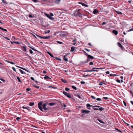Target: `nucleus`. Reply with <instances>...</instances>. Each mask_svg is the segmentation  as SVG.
Here are the masks:
<instances>
[{"instance_id": "nucleus-1", "label": "nucleus", "mask_w": 133, "mask_h": 133, "mask_svg": "<svg viewBox=\"0 0 133 133\" xmlns=\"http://www.w3.org/2000/svg\"><path fill=\"white\" fill-rule=\"evenodd\" d=\"M42 102H39L38 104V107L41 111H43L42 107L43 109L45 110H46L49 109L48 108H47L46 107L48 104V103L43 104L42 105Z\"/></svg>"}, {"instance_id": "nucleus-2", "label": "nucleus", "mask_w": 133, "mask_h": 133, "mask_svg": "<svg viewBox=\"0 0 133 133\" xmlns=\"http://www.w3.org/2000/svg\"><path fill=\"white\" fill-rule=\"evenodd\" d=\"M44 14L45 16H46L50 19L52 20H54V18L51 17V16H52L54 15L52 13H50V15L45 13H44Z\"/></svg>"}, {"instance_id": "nucleus-3", "label": "nucleus", "mask_w": 133, "mask_h": 133, "mask_svg": "<svg viewBox=\"0 0 133 133\" xmlns=\"http://www.w3.org/2000/svg\"><path fill=\"white\" fill-rule=\"evenodd\" d=\"M87 58L88 59H87V61H85L84 62V63H87L90 61V60L89 59V58L90 59H95V58L94 57L90 55H89L88 56V57H87Z\"/></svg>"}, {"instance_id": "nucleus-4", "label": "nucleus", "mask_w": 133, "mask_h": 133, "mask_svg": "<svg viewBox=\"0 0 133 133\" xmlns=\"http://www.w3.org/2000/svg\"><path fill=\"white\" fill-rule=\"evenodd\" d=\"M63 93L65 96H66L68 98H70L71 97V95L70 94V93H67V92L64 91L63 92Z\"/></svg>"}, {"instance_id": "nucleus-5", "label": "nucleus", "mask_w": 133, "mask_h": 133, "mask_svg": "<svg viewBox=\"0 0 133 133\" xmlns=\"http://www.w3.org/2000/svg\"><path fill=\"white\" fill-rule=\"evenodd\" d=\"M99 69L98 68H92V70L91 71H84V72H92V71H97V70H95V69Z\"/></svg>"}, {"instance_id": "nucleus-6", "label": "nucleus", "mask_w": 133, "mask_h": 133, "mask_svg": "<svg viewBox=\"0 0 133 133\" xmlns=\"http://www.w3.org/2000/svg\"><path fill=\"white\" fill-rule=\"evenodd\" d=\"M90 112V111L87 110H84V115H85V114H90L89 113Z\"/></svg>"}, {"instance_id": "nucleus-7", "label": "nucleus", "mask_w": 133, "mask_h": 133, "mask_svg": "<svg viewBox=\"0 0 133 133\" xmlns=\"http://www.w3.org/2000/svg\"><path fill=\"white\" fill-rule=\"evenodd\" d=\"M87 108L89 109H91L90 107L92 106V105H91L89 104H86Z\"/></svg>"}, {"instance_id": "nucleus-8", "label": "nucleus", "mask_w": 133, "mask_h": 133, "mask_svg": "<svg viewBox=\"0 0 133 133\" xmlns=\"http://www.w3.org/2000/svg\"><path fill=\"white\" fill-rule=\"evenodd\" d=\"M117 44L119 47L122 50H123V46L121 45V43L119 42H118Z\"/></svg>"}, {"instance_id": "nucleus-9", "label": "nucleus", "mask_w": 133, "mask_h": 133, "mask_svg": "<svg viewBox=\"0 0 133 133\" xmlns=\"http://www.w3.org/2000/svg\"><path fill=\"white\" fill-rule=\"evenodd\" d=\"M112 32L114 34L116 35H117L118 33V31L115 30H113L112 31Z\"/></svg>"}, {"instance_id": "nucleus-10", "label": "nucleus", "mask_w": 133, "mask_h": 133, "mask_svg": "<svg viewBox=\"0 0 133 133\" xmlns=\"http://www.w3.org/2000/svg\"><path fill=\"white\" fill-rule=\"evenodd\" d=\"M99 11L96 9L94 10L93 12L94 14H98Z\"/></svg>"}, {"instance_id": "nucleus-11", "label": "nucleus", "mask_w": 133, "mask_h": 133, "mask_svg": "<svg viewBox=\"0 0 133 133\" xmlns=\"http://www.w3.org/2000/svg\"><path fill=\"white\" fill-rule=\"evenodd\" d=\"M22 50L24 51H26V46H22Z\"/></svg>"}, {"instance_id": "nucleus-12", "label": "nucleus", "mask_w": 133, "mask_h": 133, "mask_svg": "<svg viewBox=\"0 0 133 133\" xmlns=\"http://www.w3.org/2000/svg\"><path fill=\"white\" fill-rule=\"evenodd\" d=\"M67 55H64L63 57V59L65 61H68L67 58L66 57V56H67Z\"/></svg>"}, {"instance_id": "nucleus-13", "label": "nucleus", "mask_w": 133, "mask_h": 133, "mask_svg": "<svg viewBox=\"0 0 133 133\" xmlns=\"http://www.w3.org/2000/svg\"><path fill=\"white\" fill-rule=\"evenodd\" d=\"M50 37V36H42L41 38L43 39H47L49 38Z\"/></svg>"}, {"instance_id": "nucleus-14", "label": "nucleus", "mask_w": 133, "mask_h": 133, "mask_svg": "<svg viewBox=\"0 0 133 133\" xmlns=\"http://www.w3.org/2000/svg\"><path fill=\"white\" fill-rule=\"evenodd\" d=\"M80 10L79 9L78 11L77 12L78 14V15L80 17H82V14L80 13Z\"/></svg>"}, {"instance_id": "nucleus-15", "label": "nucleus", "mask_w": 133, "mask_h": 133, "mask_svg": "<svg viewBox=\"0 0 133 133\" xmlns=\"http://www.w3.org/2000/svg\"><path fill=\"white\" fill-rule=\"evenodd\" d=\"M76 47L72 46L71 48L70 51H71L73 52L75 50V49L76 48Z\"/></svg>"}, {"instance_id": "nucleus-16", "label": "nucleus", "mask_w": 133, "mask_h": 133, "mask_svg": "<svg viewBox=\"0 0 133 133\" xmlns=\"http://www.w3.org/2000/svg\"><path fill=\"white\" fill-rule=\"evenodd\" d=\"M55 103H50L48 104V105L50 106L54 105L55 104Z\"/></svg>"}, {"instance_id": "nucleus-17", "label": "nucleus", "mask_w": 133, "mask_h": 133, "mask_svg": "<svg viewBox=\"0 0 133 133\" xmlns=\"http://www.w3.org/2000/svg\"><path fill=\"white\" fill-rule=\"evenodd\" d=\"M20 68L24 70H25L26 71H27V72H29V70H27L25 68H23V67H20Z\"/></svg>"}, {"instance_id": "nucleus-18", "label": "nucleus", "mask_w": 133, "mask_h": 133, "mask_svg": "<svg viewBox=\"0 0 133 133\" xmlns=\"http://www.w3.org/2000/svg\"><path fill=\"white\" fill-rule=\"evenodd\" d=\"M61 0H55V2L56 3L58 4L59 3Z\"/></svg>"}, {"instance_id": "nucleus-19", "label": "nucleus", "mask_w": 133, "mask_h": 133, "mask_svg": "<svg viewBox=\"0 0 133 133\" xmlns=\"http://www.w3.org/2000/svg\"><path fill=\"white\" fill-rule=\"evenodd\" d=\"M47 53L51 57H54V56H53V55L52 54H51L50 52L48 51V52H47Z\"/></svg>"}, {"instance_id": "nucleus-20", "label": "nucleus", "mask_w": 133, "mask_h": 133, "mask_svg": "<svg viewBox=\"0 0 133 133\" xmlns=\"http://www.w3.org/2000/svg\"><path fill=\"white\" fill-rule=\"evenodd\" d=\"M19 70L22 74H26L25 73V72H24V71H22V70L19 69Z\"/></svg>"}, {"instance_id": "nucleus-21", "label": "nucleus", "mask_w": 133, "mask_h": 133, "mask_svg": "<svg viewBox=\"0 0 133 133\" xmlns=\"http://www.w3.org/2000/svg\"><path fill=\"white\" fill-rule=\"evenodd\" d=\"M104 109L102 107H101L99 109H98V110L101 111H102L103 110H104Z\"/></svg>"}, {"instance_id": "nucleus-22", "label": "nucleus", "mask_w": 133, "mask_h": 133, "mask_svg": "<svg viewBox=\"0 0 133 133\" xmlns=\"http://www.w3.org/2000/svg\"><path fill=\"white\" fill-rule=\"evenodd\" d=\"M84 54L87 56V57H88V56L89 55L87 53L84 51Z\"/></svg>"}, {"instance_id": "nucleus-23", "label": "nucleus", "mask_w": 133, "mask_h": 133, "mask_svg": "<svg viewBox=\"0 0 133 133\" xmlns=\"http://www.w3.org/2000/svg\"><path fill=\"white\" fill-rule=\"evenodd\" d=\"M44 79H45L50 78L49 76L46 75H45V76L44 77Z\"/></svg>"}, {"instance_id": "nucleus-24", "label": "nucleus", "mask_w": 133, "mask_h": 133, "mask_svg": "<svg viewBox=\"0 0 133 133\" xmlns=\"http://www.w3.org/2000/svg\"><path fill=\"white\" fill-rule=\"evenodd\" d=\"M34 103L30 102L29 103V105L31 106H32L34 105Z\"/></svg>"}, {"instance_id": "nucleus-25", "label": "nucleus", "mask_w": 133, "mask_h": 133, "mask_svg": "<svg viewBox=\"0 0 133 133\" xmlns=\"http://www.w3.org/2000/svg\"><path fill=\"white\" fill-rule=\"evenodd\" d=\"M117 13L118 14H122V13L120 11H116Z\"/></svg>"}, {"instance_id": "nucleus-26", "label": "nucleus", "mask_w": 133, "mask_h": 133, "mask_svg": "<svg viewBox=\"0 0 133 133\" xmlns=\"http://www.w3.org/2000/svg\"><path fill=\"white\" fill-rule=\"evenodd\" d=\"M33 86L37 89H39V86L34 85Z\"/></svg>"}, {"instance_id": "nucleus-27", "label": "nucleus", "mask_w": 133, "mask_h": 133, "mask_svg": "<svg viewBox=\"0 0 133 133\" xmlns=\"http://www.w3.org/2000/svg\"><path fill=\"white\" fill-rule=\"evenodd\" d=\"M26 109H27L29 111H30L31 108L30 107H26Z\"/></svg>"}, {"instance_id": "nucleus-28", "label": "nucleus", "mask_w": 133, "mask_h": 133, "mask_svg": "<svg viewBox=\"0 0 133 133\" xmlns=\"http://www.w3.org/2000/svg\"><path fill=\"white\" fill-rule=\"evenodd\" d=\"M0 29H1L3 30L4 31H7V30L6 29H3L1 27H0Z\"/></svg>"}, {"instance_id": "nucleus-29", "label": "nucleus", "mask_w": 133, "mask_h": 133, "mask_svg": "<svg viewBox=\"0 0 133 133\" xmlns=\"http://www.w3.org/2000/svg\"><path fill=\"white\" fill-rule=\"evenodd\" d=\"M62 81L64 83H66L67 82V81L65 79H62Z\"/></svg>"}, {"instance_id": "nucleus-30", "label": "nucleus", "mask_w": 133, "mask_h": 133, "mask_svg": "<svg viewBox=\"0 0 133 133\" xmlns=\"http://www.w3.org/2000/svg\"><path fill=\"white\" fill-rule=\"evenodd\" d=\"M97 120H98L99 122L100 123H103V124H104V123L101 120L99 119H97Z\"/></svg>"}, {"instance_id": "nucleus-31", "label": "nucleus", "mask_w": 133, "mask_h": 133, "mask_svg": "<svg viewBox=\"0 0 133 133\" xmlns=\"http://www.w3.org/2000/svg\"><path fill=\"white\" fill-rule=\"evenodd\" d=\"M8 63H10L12 64H15V63H14L13 62H11L10 61H6Z\"/></svg>"}, {"instance_id": "nucleus-32", "label": "nucleus", "mask_w": 133, "mask_h": 133, "mask_svg": "<svg viewBox=\"0 0 133 133\" xmlns=\"http://www.w3.org/2000/svg\"><path fill=\"white\" fill-rule=\"evenodd\" d=\"M29 47V48H31V49L32 50H34V51H37V50L35 49H34V48H32V47H31L30 46H28Z\"/></svg>"}, {"instance_id": "nucleus-33", "label": "nucleus", "mask_w": 133, "mask_h": 133, "mask_svg": "<svg viewBox=\"0 0 133 133\" xmlns=\"http://www.w3.org/2000/svg\"><path fill=\"white\" fill-rule=\"evenodd\" d=\"M17 78L19 82H21V81L20 80V79L19 77H17Z\"/></svg>"}, {"instance_id": "nucleus-34", "label": "nucleus", "mask_w": 133, "mask_h": 133, "mask_svg": "<svg viewBox=\"0 0 133 133\" xmlns=\"http://www.w3.org/2000/svg\"><path fill=\"white\" fill-rule=\"evenodd\" d=\"M50 32V30H46L45 31V34H47V33H49V32Z\"/></svg>"}, {"instance_id": "nucleus-35", "label": "nucleus", "mask_w": 133, "mask_h": 133, "mask_svg": "<svg viewBox=\"0 0 133 133\" xmlns=\"http://www.w3.org/2000/svg\"><path fill=\"white\" fill-rule=\"evenodd\" d=\"M72 88L75 90L77 89V88H76V87L74 86H72Z\"/></svg>"}, {"instance_id": "nucleus-36", "label": "nucleus", "mask_w": 133, "mask_h": 133, "mask_svg": "<svg viewBox=\"0 0 133 133\" xmlns=\"http://www.w3.org/2000/svg\"><path fill=\"white\" fill-rule=\"evenodd\" d=\"M103 98L105 99V100H107V99H108V97H103Z\"/></svg>"}, {"instance_id": "nucleus-37", "label": "nucleus", "mask_w": 133, "mask_h": 133, "mask_svg": "<svg viewBox=\"0 0 133 133\" xmlns=\"http://www.w3.org/2000/svg\"><path fill=\"white\" fill-rule=\"evenodd\" d=\"M89 64L90 65H92L93 64V63L92 62H91L89 63Z\"/></svg>"}, {"instance_id": "nucleus-38", "label": "nucleus", "mask_w": 133, "mask_h": 133, "mask_svg": "<svg viewBox=\"0 0 133 133\" xmlns=\"http://www.w3.org/2000/svg\"><path fill=\"white\" fill-rule=\"evenodd\" d=\"M96 100L97 101H101V99L100 98H96Z\"/></svg>"}, {"instance_id": "nucleus-39", "label": "nucleus", "mask_w": 133, "mask_h": 133, "mask_svg": "<svg viewBox=\"0 0 133 133\" xmlns=\"http://www.w3.org/2000/svg\"><path fill=\"white\" fill-rule=\"evenodd\" d=\"M99 83L98 84L99 85H103V83L102 82H99Z\"/></svg>"}, {"instance_id": "nucleus-40", "label": "nucleus", "mask_w": 133, "mask_h": 133, "mask_svg": "<svg viewBox=\"0 0 133 133\" xmlns=\"http://www.w3.org/2000/svg\"><path fill=\"white\" fill-rule=\"evenodd\" d=\"M77 96L79 98H80V99L82 98V97H81L79 95H77Z\"/></svg>"}, {"instance_id": "nucleus-41", "label": "nucleus", "mask_w": 133, "mask_h": 133, "mask_svg": "<svg viewBox=\"0 0 133 133\" xmlns=\"http://www.w3.org/2000/svg\"><path fill=\"white\" fill-rule=\"evenodd\" d=\"M123 102L124 104V105L125 106H126L127 104H126V103L125 102V101H123Z\"/></svg>"}, {"instance_id": "nucleus-42", "label": "nucleus", "mask_w": 133, "mask_h": 133, "mask_svg": "<svg viewBox=\"0 0 133 133\" xmlns=\"http://www.w3.org/2000/svg\"><path fill=\"white\" fill-rule=\"evenodd\" d=\"M29 52L31 54H32L33 53V51L31 50H29Z\"/></svg>"}, {"instance_id": "nucleus-43", "label": "nucleus", "mask_w": 133, "mask_h": 133, "mask_svg": "<svg viewBox=\"0 0 133 133\" xmlns=\"http://www.w3.org/2000/svg\"><path fill=\"white\" fill-rule=\"evenodd\" d=\"M32 0V1H33V2H35V3L37 2H38L37 0Z\"/></svg>"}, {"instance_id": "nucleus-44", "label": "nucleus", "mask_w": 133, "mask_h": 133, "mask_svg": "<svg viewBox=\"0 0 133 133\" xmlns=\"http://www.w3.org/2000/svg\"><path fill=\"white\" fill-rule=\"evenodd\" d=\"M65 90L66 91H68L70 90L68 88H65Z\"/></svg>"}, {"instance_id": "nucleus-45", "label": "nucleus", "mask_w": 133, "mask_h": 133, "mask_svg": "<svg viewBox=\"0 0 133 133\" xmlns=\"http://www.w3.org/2000/svg\"><path fill=\"white\" fill-rule=\"evenodd\" d=\"M91 97L93 99H96V98L94 97V96H91Z\"/></svg>"}, {"instance_id": "nucleus-46", "label": "nucleus", "mask_w": 133, "mask_h": 133, "mask_svg": "<svg viewBox=\"0 0 133 133\" xmlns=\"http://www.w3.org/2000/svg\"><path fill=\"white\" fill-rule=\"evenodd\" d=\"M57 42L59 44H62L63 43L62 42L58 41H57Z\"/></svg>"}, {"instance_id": "nucleus-47", "label": "nucleus", "mask_w": 133, "mask_h": 133, "mask_svg": "<svg viewBox=\"0 0 133 133\" xmlns=\"http://www.w3.org/2000/svg\"><path fill=\"white\" fill-rule=\"evenodd\" d=\"M2 2H3V3H4V4H7V2H6V1H3Z\"/></svg>"}, {"instance_id": "nucleus-48", "label": "nucleus", "mask_w": 133, "mask_h": 133, "mask_svg": "<svg viewBox=\"0 0 133 133\" xmlns=\"http://www.w3.org/2000/svg\"><path fill=\"white\" fill-rule=\"evenodd\" d=\"M21 119V118H20V117H17L16 118V119L17 120V121H19V119Z\"/></svg>"}, {"instance_id": "nucleus-49", "label": "nucleus", "mask_w": 133, "mask_h": 133, "mask_svg": "<svg viewBox=\"0 0 133 133\" xmlns=\"http://www.w3.org/2000/svg\"><path fill=\"white\" fill-rule=\"evenodd\" d=\"M26 90L27 91H29L30 90V89L29 88H27L26 89Z\"/></svg>"}, {"instance_id": "nucleus-50", "label": "nucleus", "mask_w": 133, "mask_h": 133, "mask_svg": "<svg viewBox=\"0 0 133 133\" xmlns=\"http://www.w3.org/2000/svg\"><path fill=\"white\" fill-rule=\"evenodd\" d=\"M84 6L86 7H88V5L86 4H85L84 3Z\"/></svg>"}, {"instance_id": "nucleus-51", "label": "nucleus", "mask_w": 133, "mask_h": 133, "mask_svg": "<svg viewBox=\"0 0 133 133\" xmlns=\"http://www.w3.org/2000/svg\"><path fill=\"white\" fill-rule=\"evenodd\" d=\"M29 18H32L33 17L31 15H29Z\"/></svg>"}, {"instance_id": "nucleus-52", "label": "nucleus", "mask_w": 133, "mask_h": 133, "mask_svg": "<svg viewBox=\"0 0 133 133\" xmlns=\"http://www.w3.org/2000/svg\"><path fill=\"white\" fill-rule=\"evenodd\" d=\"M106 24V23L105 22H103L102 24V25H104Z\"/></svg>"}, {"instance_id": "nucleus-53", "label": "nucleus", "mask_w": 133, "mask_h": 133, "mask_svg": "<svg viewBox=\"0 0 133 133\" xmlns=\"http://www.w3.org/2000/svg\"><path fill=\"white\" fill-rule=\"evenodd\" d=\"M84 49L88 52H89L90 51V50L89 49H87V48H85Z\"/></svg>"}, {"instance_id": "nucleus-54", "label": "nucleus", "mask_w": 133, "mask_h": 133, "mask_svg": "<svg viewBox=\"0 0 133 133\" xmlns=\"http://www.w3.org/2000/svg\"><path fill=\"white\" fill-rule=\"evenodd\" d=\"M132 31H133V28L129 30L128 32H130Z\"/></svg>"}, {"instance_id": "nucleus-55", "label": "nucleus", "mask_w": 133, "mask_h": 133, "mask_svg": "<svg viewBox=\"0 0 133 133\" xmlns=\"http://www.w3.org/2000/svg\"><path fill=\"white\" fill-rule=\"evenodd\" d=\"M12 69L14 71H15V72L16 71V69H15V68L14 67H12Z\"/></svg>"}, {"instance_id": "nucleus-56", "label": "nucleus", "mask_w": 133, "mask_h": 133, "mask_svg": "<svg viewBox=\"0 0 133 133\" xmlns=\"http://www.w3.org/2000/svg\"><path fill=\"white\" fill-rule=\"evenodd\" d=\"M116 81H117V82L118 83H120V82H121L120 80H119L118 79H117Z\"/></svg>"}, {"instance_id": "nucleus-57", "label": "nucleus", "mask_w": 133, "mask_h": 133, "mask_svg": "<svg viewBox=\"0 0 133 133\" xmlns=\"http://www.w3.org/2000/svg\"><path fill=\"white\" fill-rule=\"evenodd\" d=\"M32 80H34V78L32 77H31L30 78Z\"/></svg>"}, {"instance_id": "nucleus-58", "label": "nucleus", "mask_w": 133, "mask_h": 133, "mask_svg": "<svg viewBox=\"0 0 133 133\" xmlns=\"http://www.w3.org/2000/svg\"><path fill=\"white\" fill-rule=\"evenodd\" d=\"M106 73L107 74H109L110 73V72L109 71H107L106 72Z\"/></svg>"}, {"instance_id": "nucleus-59", "label": "nucleus", "mask_w": 133, "mask_h": 133, "mask_svg": "<svg viewBox=\"0 0 133 133\" xmlns=\"http://www.w3.org/2000/svg\"><path fill=\"white\" fill-rule=\"evenodd\" d=\"M36 36H37L38 37H39V38H41V37H42V36H39L38 35H36Z\"/></svg>"}, {"instance_id": "nucleus-60", "label": "nucleus", "mask_w": 133, "mask_h": 133, "mask_svg": "<svg viewBox=\"0 0 133 133\" xmlns=\"http://www.w3.org/2000/svg\"><path fill=\"white\" fill-rule=\"evenodd\" d=\"M78 3H79V4H81L82 6H83V3H82V2H78Z\"/></svg>"}, {"instance_id": "nucleus-61", "label": "nucleus", "mask_w": 133, "mask_h": 133, "mask_svg": "<svg viewBox=\"0 0 133 133\" xmlns=\"http://www.w3.org/2000/svg\"><path fill=\"white\" fill-rule=\"evenodd\" d=\"M76 39H74L73 40L72 42H75L76 41Z\"/></svg>"}, {"instance_id": "nucleus-62", "label": "nucleus", "mask_w": 133, "mask_h": 133, "mask_svg": "<svg viewBox=\"0 0 133 133\" xmlns=\"http://www.w3.org/2000/svg\"><path fill=\"white\" fill-rule=\"evenodd\" d=\"M5 38L8 40H10V39L8 38V37H6Z\"/></svg>"}, {"instance_id": "nucleus-63", "label": "nucleus", "mask_w": 133, "mask_h": 133, "mask_svg": "<svg viewBox=\"0 0 133 133\" xmlns=\"http://www.w3.org/2000/svg\"><path fill=\"white\" fill-rule=\"evenodd\" d=\"M14 43H16V44H19V43L18 42H14Z\"/></svg>"}, {"instance_id": "nucleus-64", "label": "nucleus", "mask_w": 133, "mask_h": 133, "mask_svg": "<svg viewBox=\"0 0 133 133\" xmlns=\"http://www.w3.org/2000/svg\"><path fill=\"white\" fill-rule=\"evenodd\" d=\"M130 102L131 103V104L133 105V101H130Z\"/></svg>"}]
</instances>
